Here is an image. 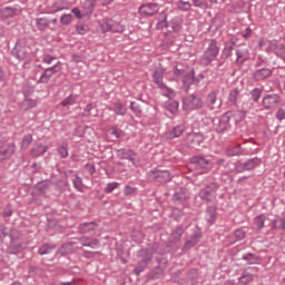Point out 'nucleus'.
<instances>
[{
	"instance_id": "59",
	"label": "nucleus",
	"mask_w": 285,
	"mask_h": 285,
	"mask_svg": "<svg viewBox=\"0 0 285 285\" xmlns=\"http://www.w3.org/2000/svg\"><path fill=\"white\" fill-rule=\"evenodd\" d=\"M130 110H132V112H135L136 115H139V112H141V107L139 105H137V102L131 101Z\"/></svg>"
},
{
	"instance_id": "48",
	"label": "nucleus",
	"mask_w": 285,
	"mask_h": 285,
	"mask_svg": "<svg viewBox=\"0 0 285 285\" xmlns=\"http://www.w3.org/2000/svg\"><path fill=\"white\" fill-rule=\"evenodd\" d=\"M177 6L179 10H183V12H188V10L193 8V4H190L189 1H184V0H179Z\"/></svg>"
},
{
	"instance_id": "21",
	"label": "nucleus",
	"mask_w": 285,
	"mask_h": 285,
	"mask_svg": "<svg viewBox=\"0 0 285 285\" xmlns=\"http://www.w3.org/2000/svg\"><path fill=\"white\" fill-rule=\"evenodd\" d=\"M193 163L196 164L197 168H206L207 170L213 168V163H210V160L206 159L204 156H195L193 158Z\"/></svg>"
},
{
	"instance_id": "5",
	"label": "nucleus",
	"mask_w": 285,
	"mask_h": 285,
	"mask_svg": "<svg viewBox=\"0 0 285 285\" xmlns=\"http://www.w3.org/2000/svg\"><path fill=\"white\" fill-rule=\"evenodd\" d=\"M219 188L220 186L218 183H210L199 190L198 197L203 202H214L217 199V191L219 190Z\"/></svg>"
},
{
	"instance_id": "2",
	"label": "nucleus",
	"mask_w": 285,
	"mask_h": 285,
	"mask_svg": "<svg viewBox=\"0 0 285 285\" xmlns=\"http://www.w3.org/2000/svg\"><path fill=\"white\" fill-rule=\"evenodd\" d=\"M174 75L180 79L183 89L186 91L190 90V86L195 83V70L187 71L186 69H179V67H175Z\"/></svg>"
},
{
	"instance_id": "42",
	"label": "nucleus",
	"mask_w": 285,
	"mask_h": 285,
	"mask_svg": "<svg viewBox=\"0 0 285 285\" xmlns=\"http://www.w3.org/2000/svg\"><path fill=\"white\" fill-rule=\"evenodd\" d=\"M75 104H77V96L71 94L60 102V106L66 108V106H75Z\"/></svg>"
},
{
	"instance_id": "60",
	"label": "nucleus",
	"mask_w": 285,
	"mask_h": 285,
	"mask_svg": "<svg viewBox=\"0 0 285 285\" xmlns=\"http://www.w3.org/2000/svg\"><path fill=\"white\" fill-rule=\"evenodd\" d=\"M52 61H55V56L46 55L42 58V63H47L48 66H50V63H52Z\"/></svg>"
},
{
	"instance_id": "38",
	"label": "nucleus",
	"mask_w": 285,
	"mask_h": 285,
	"mask_svg": "<svg viewBox=\"0 0 285 285\" xmlns=\"http://www.w3.org/2000/svg\"><path fill=\"white\" fill-rule=\"evenodd\" d=\"M253 279H255V277L253 276V274L250 273H244L239 279L237 285H248L250 284V282H253Z\"/></svg>"
},
{
	"instance_id": "51",
	"label": "nucleus",
	"mask_w": 285,
	"mask_h": 285,
	"mask_svg": "<svg viewBox=\"0 0 285 285\" xmlns=\"http://www.w3.org/2000/svg\"><path fill=\"white\" fill-rule=\"evenodd\" d=\"M234 237L237 242H242V239H245L246 238V232L242 228L239 229H236L234 232Z\"/></svg>"
},
{
	"instance_id": "15",
	"label": "nucleus",
	"mask_w": 285,
	"mask_h": 285,
	"mask_svg": "<svg viewBox=\"0 0 285 285\" xmlns=\"http://www.w3.org/2000/svg\"><path fill=\"white\" fill-rule=\"evenodd\" d=\"M279 101H281L279 95L268 94L263 98L262 104L265 110H275V108L279 106Z\"/></svg>"
},
{
	"instance_id": "40",
	"label": "nucleus",
	"mask_w": 285,
	"mask_h": 285,
	"mask_svg": "<svg viewBox=\"0 0 285 285\" xmlns=\"http://www.w3.org/2000/svg\"><path fill=\"white\" fill-rule=\"evenodd\" d=\"M52 77L53 73H51L49 69H45L37 83H48Z\"/></svg>"
},
{
	"instance_id": "13",
	"label": "nucleus",
	"mask_w": 285,
	"mask_h": 285,
	"mask_svg": "<svg viewBox=\"0 0 285 285\" xmlns=\"http://www.w3.org/2000/svg\"><path fill=\"white\" fill-rule=\"evenodd\" d=\"M101 29H102V32H114V33H117V32L121 33L124 32V30H126V28L121 23L112 19L105 20L101 24Z\"/></svg>"
},
{
	"instance_id": "39",
	"label": "nucleus",
	"mask_w": 285,
	"mask_h": 285,
	"mask_svg": "<svg viewBox=\"0 0 285 285\" xmlns=\"http://www.w3.org/2000/svg\"><path fill=\"white\" fill-rule=\"evenodd\" d=\"M21 107L24 110H32V108H37V100L32 98H27L22 101Z\"/></svg>"
},
{
	"instance_id": "20",
	"label": "nucleus",
	"mask_w": 285,
	"mask_h": 285,
	"mask_svg": "<svg viewBox=\"0 0 285 285\" xmlns=\"http://www.w3.org/2000/svg\"><path fill=\"white\" fill-rule=\"evenodd\" d=\"M187 144H189L191 148H197V146L204 144V136L202 134L190 132L187 135Z\"/></svg>"
},
{
	"instance_id": "45",
	"label": "nucleus",
	"mask_w": 285,
	"mask_h": 285,
	"mask_svg": "<svg viewBox=\"0 0 285 285\" xmlns=\"http://www.w3.org/2000/svg\"><path fill=\"white\" fill-rule=\"evenodd\" d=\"M76 31L78 32V35H88V32H90V28L83 22H78V24L76 26Z\"/></svg>"
},
{
	"instance_id": "53",
	"label": "nucleus",
	"mask_w": 285,
	"mask_h": 285,
	"mask_svg": "<svg viewBox=\"0 0 285 285\" xmlns=\"http://www.w3.org/2000/svg\"><path fill=\"white\" fill-rule=\"evenodd\" d=\"M167 110H169V112H171V115H175V112H177V110H179V102L178 101H171L168 105Z\"/></svg>"
},
{
	"instance_id": "23",
	"label": "nucleus",
	"mask_w": 285,
	"mask_h": 285,
	"mask_svg": "<svg viewBox=\"0 0 285 285\" xmlns=\"http://www.w3.org/2000/svg\"><path fill=\"white\" fill-rule=\"evenodd\" d=\"M199 239H202V234L199 232H195L189 239L186 240L184 246L185 250L193 248V246L199 244Z\"/></svg>"
},
{
	"instance_id": "35",
	"label": "nucleus",
	"mask_w": 285,
	"mask_h": 285,
	"mask_svg": "<svg viewBox=\"0 0 285 285\" xmlns=\"http://www.w3.org/2000/svg\"><path fill=\"white\" fill-rule=\"evenodd\" d=\"M181 235H184V226L178 225L170 235V239L176 244V242H179L181 239Z\"/></svg>"
},
{
	"instance_id": "46",
	"label": "nucleus",
	"mask_w": 285,
	"mask_h": 285,
	"mask_svg": "<svg viewBox=\"0 0 285 285\" xmlns=\"http://www.w3.org/2000/svg\"><path fill=\"white\" fill-rule=\"evenodd\" d=\"M226 155L228 157H239V155H242V146L238 145V146H236L234 148L227 149Z\"/></svg>"
},
{
	"instance_id": "55",
	"label": "nucleus",
	"mask_w": 285,
	"mask_h": 285,
	"mask_svg": "<svg viewBox=\"0 0 285 285\" xmlns=\"http://www.w3.org/2000/svg\"><path fill=\"white\" fill-rule=\"evenodd\" d=\"M118 187H119V183H109L105 187V193L110 194V193H112V190H116V188H118Z\"/></svg>"
},
{
	"instance_id": "54",
	"label": "nucleus",
	"mask_w": 285,
	"mask_h": 285,
	"mask_svg": "<svg viewBox=\"0 0 285 285\" xmlns=\"http://www.w3.org/2000/svg\"><path fill=\"white\" fill-rule=\"evenodd\" d=\"M57 153L60 155L62 159H66L68 157V147L60 146L57 148Z\"/></svg>"
},
{
	"instance_id": "58",
	"label": "nucleus",
	"mask_w": 285,
	"mask_h": 285,
	"mask_svg": "<svg viewBox=\"0 0 285 285\" xmlns=\"http://www.w3.org/2000/svg\"><path fill=\"white\" fill-rule=\"evenodd\" d=\"M32 144V135H26L22 139V147L28 148Z\"/></svg>"
},
{
	"instance_id": "37",
	"label": "nucleus",
	"mask_w": 285,
	"mask_h": 285,
	"mask_svg": "<svg viewBox=\"0 0 285 285\" xmlns=\"http://www.w3.org/2000/svg\"><path fill=\"white\" fill-rule=\"evenodd\" d=\"M242 259H244V262H247V264L249 265L259 264V257L252 253L243 255Z\"/></svg>"
},
{
	"instance_id": "14",
	"label": "nucleus",
	"mask_w": 285,
	"mask_h": 285,
	"mask_svg": "<svg viewBox=\"0 0 285 285\" xmlns=\"http://www.w3.org/2000/svg\"><path fill=\"white\" fill-rule=\"evenodd\" d=\"M138 12L141 17H155L159 12V3H144L139 7Z\"/></svg>"
},
{
	"instance_id": "31",
	"label": "nucleus",
	"mask_w": 285,
	"mask_h": 285,
	"mask_svg": "<svg viewBox=\"0 0 285 285\" xmlns=\"http://www.w3.org/2000/svg\"><path fill=\"white\" fill-rule=\"evenodd\" d=\"M97 6V2L95 0H86L82 4V8L85 10V14L90 17L92 12H95V7Z\"/></svg>"
},
{
	"instance_id": "18",
	"label": "nucleus",
	"mask_w": 285,
	"mask_h": 285,
	"mask_svg": "<svg viewBox=\"0 0 285 285\" xmlns=\"http://www.w3.org/2000/svg\"><path fill=\"white\" fill-rule=\"evenodd\" d=\"M269 77H273V69L271 68H261L253 73L254 81H264Z\"/></svg>"
},
{
	"instance_id": "44",
	"label": "nucleus",
	"mask_w": 285,
	"mask_h": 285,
	"mask_svg": "<svg viewBox=\"0 0 285 285\" xmlns=\"http://www.w3.org/2000/svg\"><path fill=\"white\" fill-rule=\"evenodd\" d=\"M36 23H37L38 30H41V31L46 30V28L50 26V21L46 18H38Z\"/></svg>"
},
{
	"instance_id": "41",
	"label": "nucleus",
	"mask_w": 285,
	"mask_h": 285,
	"mask_svg": "<svg viewBox=\"0 0 285 285\" xmlns=\"http://www.w3.org/2000/svg\"><path fill=\"white\" fill-rule=\"evenodd\" d=\"M272 228L276 230H285V219L276 218L272 223Z\"/></svg>"
},
{
	"instance_id": "62",
	"label": "nucleus",
	"mask_w": 285,
	"mask_h": 285,
	"mask_svg": "<svg viewBox=\"0 0 285 285\" xmlns=\"http://www.w3.org/2000/svg\"><path fill=\"white\" fill-rule=\"evenodd\" d=\"M276 119H278V121H283V119H285V110L284 109H278L276 112Z\"/></svg>"
},
{
	"instance_id": "10",
	"label": "nucleus",
	"mask_w": 285,
	"mask_h": 285,
	"mask_svg": "<svg viewBox=\"0 0 285 285\" xmlns=\"http://www.w3.org/2000/svg\"><path fill=\"white\" fill-rule=\"evenodd\" d=\"M267 52H273L281 61L285 63V45L277 39L269 40L267 43Z\"/></svg>"
},
{
	"instance_id": "3",
	"label": "nucleus",
	"mask_w": 285,
	"mask_h": 285,
	"mask_svg": "<svg viewBox=\"0 0 285 285\" xmlns=\"http://www.w3.org/2000/svg\"><path fill=\"white\" fill-rule=\"evenodd\" d=\"M264 92V89L256 87L248 92V99L245 100L242 104V111L243 112H249V110H253V107L255 104L259 102V99H262V94Z\"/></svg>"
},
{
	"instance_id": "6",
	"label": "nucleus",
	"mask_w": 285,
	"mask_h": 285,
	"mask_svg": "<svg viewBox=\"0 0 285 285\" xmlns=\"http://www.w3.org/2000/svg\"><path fill=\"white\" fill-rule=\"evenodd\" d=\"M147 179H149V181H158V184H168V181L173 179V176L168 170L154 168L148 171Z\"/></svg>"
},
{
	"instance_id": "11",
	"label": "nucleus",
	"mask_w": 285,
	"mask_h": 285,
	"mask_svg": "<svg viewBox=\"0 0 285 285\" xmlns=\"http://www.w3.org/2000/svg\"><path fill=\"white\" fill-rule=\"evenodd\" d=\"M217 95H219V89H214L207 94L204 104L208 110H217V108H222V100L217 98Z\"/></svg>"
},
{
	"instance_id": "26",
	"label": "nucleus",
	"mask_w": 285,
	"mask_h": 285,
	"mask_svg": "<svg viewBox=\"0 0 285 285\" xmlns=\"http://www.w3.org/2000/svg\"><path fill=\"white\" fill-rule=\"evenodd\" d=\"M244 164V169L245 170H253L257 168V166L262 165V158L259 157H254L248 159L247 161L243 163Z\"/></svg>"
},
{
	"instance_id": "22",
	"label": "nucleus",
	"mask_w": 285,
	"mask_h": 285,
	"mask_svg": "<svg viewBox=\"0 0 285 285\" xmlns=\"http://www.w3.org/2000/svg\"><path fill=\"white\" fill-rule=\"evenodd\" d=\"M186 130V125H177L173 127L171 130L167 131V137L169 139H175L177 137H181Z\"/></svg>"
},
{
	"instance_id": "9",
	"label": "nucleus",
	"mask_w": 285,
	"mask_h": 285,
	"mask_svg": "<svg viewBox=\"0 0 285 285\" xmlns=\"http://www.w3.org/2000/svg\"><path fill=\"white\" fill-rule=\"evenodd\" d=\"M230 119H233L232 111H226L219 117L218 122L215 125V130L218 132V135L228 132V130H230Z\"/></svg>"
},
{
	"instance_id": "27",
	"label": "nucleus",
	"mask_w": 285,
	"mask_h": 285,
	"mask_svg": "<svg viewBox=\"0 0 285 285\" xmlns=\"http://www.w3.org/2000/svg\"><path fill=\"white\" fill-rule=\"evenodd\" d=\"M164 72H165V70L163 68H157L154 71L153 81H154V83H156L157 88L159 86H163V83H164Z\"/></svg>"
},
{
	"instance_id": "17",
	"label": "nucleus",
	"mask_w": 285,
	"mask_h": 285,
	"mask_svg": "<svg viewBox=\"0 0 285 285\" xmlns=\"http://www.w3.org/2000/svg\"><path fill=\"white\" fill-rule=\"evenodd\" d=\"M228 104L229 106H236L237 108L240 106L242 108V105L244 104V95H242L239 88H235L229 92Z\"/></svg>"
},
{
	"instance_id": "8",
	"label": "nucleus",
	"mask_w": 285,
	"mask_h": 285,
	"mask_svg": "<svg viewBox=\"0 0 285 285\" xmlns=\"http://www.w3.org/2000/svg\"><path fill=\"white\" fill-rule=\"evenodd\" d=\"M217 55H219V47L217 46V40L212 39L209 40L208 48L205 50L203 55V63H205V66H208V63L217 59Z\"/></svg>"
},
{
	"instance_id": "34",
	"label": "nucleus",
	"mask_w": 285,
	"mask_h": 285,
	"mask_svg": "<svg viewBox=\"0 0 285 285\" xmlns=\"http://www.w3.org/2000/svg\"><path fill=\"white\" fill-rule=\"evenodd\" d=\"M47 150H48V146L35 145V147L31 149V155L32 157H41L46 155Z\"/></svg>"
},
{
	"instance_id": "29",
	"label": "nucleus",
	"mask_w": 285,
	"mask_h": 285,
	"mask_svg": "<svg viewBox=\"0 0 285 285\" xmlns=\"http://www.w3.org/2000/svg\"><path fill=\"white\" fill-rule=\"evenodd\" d=\"M96 227H97V224H95V222L82 223L79 225V230L83 235H87L88 233H95Z\"/></svg>"
},
{
	"instance_id": "12",
	"label": "nucleus",
	"mask_w": 285,
	"mask_h": 285,
	"mask_svg": "<svg viewBox=\"0 0 285 285\" xmlns=\"http://www.w3.org/2000/svg\"><path fill=\"white\" fill-rule=\"evenodd\" d=\"M118 159H127V161H131L132 166L139 167L140 163L137 158V154L132 149L120 148L116 149Z\"/></svg>"
},
{
	"instance_id": "24",
	"label": "nucleus",
	"mask_w": 285,
	"mask_h": 285,
	"mask_svg": "<svg viewBox=\"0 0 285 285\" xmlns=\"http://www.w3.org/2000/svg\"><path fill=\"white\" fill-rule=\"evenodd\" d=\"M205 219L208 224H213L217 219V207L208 206L205 212Z\"/></svg>"
},
{
	"instance_id": "25",
	"label": "nucleus",
	"mask_w": 285,
	"mask_h": 285,
	"mask_svg": "<svg viewBox=\"0 0 285 285\" xmlns=\"http://www.w3.org/2000/svg\"><path fill=\"white\" fill-rule=\"evenodd\" d=\"M171 216L176 222H181V219H188V212L175 207L171 209Z\"/></svg>"
},
{
	"instance_id": "30",
	"label": "nucleus",
	"mask_w": 285,
	"mask_h": 285,
	"mask_svg": "<svg viewBox=\"0 0 285 285\" xmlns=\"http://www.w3.org/2000/svg\"><path fill=\"white\" fill-rule=\"evenodd\" d=\"M114 112L115 115L125 117V115L128 112V108H126V105L121 104L120 101H116L114 102Z\"/></svg>"
},
{
	"instance_id": "32",
	"label": "nucleus",
	"mask_w": 285,
	"mask_h": 285,
	"mask_svg": "<svg viewBox=\"0 0 285 285\" xmlns=\"http://www.w3.org/2000/svg\"><path fill=\"white\" fill-rule=\"evenodd\" d=\"M158 88L160 89V94L164 97H167V99H174L175 90H173V88L166 86V83H163V85L158 86Z\"/></svg>"
},
{
	"instance_id": "4",
	"label": "nucleus",
	"mask_w": 285,
	"mask_h": 285,
	"mask_svg": "<svg viewBox=\"0 0 285 285\" xmlns=\"http://www.w3.org/2000/svg\"><path fill=\"white\" fill-rule=\"evenodd\" d=\"M30 48L26 46L24 40H18L14 48L12 49L11 53L13 57H17L19 61H24V63H30Z\"/></svg>"
},
{
	"instance_id": "19",
	"label": "nucleus",
	"mask_w": 285,
	"mask_h": 285,
	"mask_svg": "<svg viewBox=\"0 0 285 285\" xmlns=\"http://www.w3.org/2000/svg\"><path fill=\"white\" fill-rule=\"evenodd\" d=\"M266 226H271V219H268L266 214H261L254 218L255 230H262V228H266Z\"/></svg>"
},
{
	"instance_id": "28",
	"label": "nucleus",
	"mask_w": 285,
	"mask_h": 285,
	"mask_svg": "<svg viewBox=\"0 0 285 285\" xmlns=\"http://www.w3.org/2000/svg\"><path fill=\"white\" fill-rule=\"evenodd\" d=\"M18 10L17 8L12 7H4L0 10V17L1 19H10L17 14Z\"/></svg>"
},
{
	"instance_id": "63",
	"label": "nucleus",
	"mask_w": 285,
	"mask_h": 285,
	"mask_svg": "<svg viewBox=\"0 0 285 285\" xmlns=\"http://www.w3.org/2000/svg\"><path fill=\"white\" fill-rule=\"evenodd\" d=\"M91 112H92V105L89 104V105L86 106V108L83 110V116L85 117H90V115H92Z\"/></svg>"
},
{
	"instance_id": "57",
	"label": "nucleus",
	"mask_w": 285,
	"mask_h": 285,
	"mask_svg": "<svg viewBox=\"0 0 285 285\" xmlns=\"http://www.w3.org/2000/svg\"><path fill=\"white\" fill-rule=\"evenodd\" d=\"M233 46H226L223 50V55L225 57V59H228L229 57H233Z\"/></svg>"
},
{
	"instance_id": "33",
	"label": "nucleus",
	"mask_w": 285,
	"mask_h": 285,
	"mask_svg": "<svg viewBox=\"0 0 285 285\" xmlns=\"http://www.w3.org/2000/svg\"><path fill=\"white\" fill-rule=\"evenodd\" d=\"M55 248H57V245L46 243L38 248V255H50Z\"/></svg>"
},
{
	"instance_id": "49",
	"label": "nucleus",
	"mask_w": 285,
	"mask_h": 285,
	"mask_svg": "<svg viewBox=\"0 0 285 285\" xmlns=\"http://www.w3.org/2000/svg\"><path fill=\"white\" fill-rule=\"evenodd\" d=\"M99 246H101V244L99 243V239L97 238H88L87 240V248H92L94 250L99 248Z\"/></svg>"
},
{
	"instance_id": "16",
	"label": "nucleus",
	"mask_w": 285,
	"mask_h": 285,
	"mask_svg": "<svg viewBox=\"0 0 285 285\" xmlns=\"http://www.w3.org/2000/svg\"><path fill=\"white\" fill-rule=\"evenodd\" d=\"M14 150H17V146L13 142H0V161L10 159V156L14 155Z\"/></svg>"
},
{
	"instance_id": "64",
	"label": "nucleus",
	"mask_w": 285,
	"mask_h": 285,
	"mask_svg": "<svg viewBox=\"0 0 285 285\" xmlns=\"http://www.w3.org/2000/svg\"><path fill=\"white\" fill-rule=\"evenodd\" d=\"M136 188L135 187H130V186H126L124 189L125 195L130 196L135 193Z\"/></svg>"
},
{
	"instance_id": "1",
	"label": "nucleus",
	"mask_w": 285,
	"mask_h": 285,
	"mask_svg": "<svg viewBox=\"0 0 285 285\" xmlns=\"http://www.w3.org/2000/svg\"><path fill=\"white\" fill-rule=\"evenodd\" d=\"M204 106V98L195 94L188 95L183 98V110H185L186 112H193V110H202Z\"/></svg>"
},
{
	"instance_id": "50",
	"label": "nucleus",
	"mask_w": 285,
	"mask_h": 285,
	"mask_svg": "<svg viewBox=\"0 0 285 285\" xmlns=\"http://www.w3.org/2000/svg\"><path fill=\"white\" fill-rule=\"evenodd\" d=\"M60 23H62V26H70V23H72V14H62L60 17Z\"/></svg>"
},
{
	"instance_id": "43",
	"label": "nucleus",
	"mask_w": 285,
	"mask_h": 285,
	"mask_svg": "<svg viewBox=\"0 0 285 285\" xmlns=\"http://www.w3.org/2000/svg\"><path fill=\"white\" fill-rule=\"evenodd\" d=\"M246 50L236 49V59L234 60L236 63H244L246 61Z\"/></svg>"
},
{
	"instance_id": "36",
	"label": "nucleus",
	"mask_w": 285,
	"mask_h": 285,
	"mask_svg": "<svg viewBox=\"0 0 285 285\" xmlns=\"http://www.w3.org/2000/svg\"><path fill=\"white\" fill-rule=\"evenodd\" d=\"M164 275V267L156 266L154 269H151L148 274L149 279H159Z\"/></svg>"
},
{
	"instance_id": "56",
	"label": "nucleus",
	"mask_w": 285,
	"mask_h": 285,
	"mask_svg": "<svg viewBox=\"0 0 285 285\" xmlns=\"http://www.w3.org/2000/svg\"><path fill=\"white\" fill-rule=\"evenodd\" d=\"M47 69H49L50 73L55 76L57 72H61V62L58 61L55 66Z\"/></svg>"
},
{
	"instance_id": "7",
	"label": "nucleus",
	"mask_w": 285,
	"mask_h": 285,
	"mask_svg": "<svg viewBox=\"0 0 285 285\" xmlns=\"http://www.w3.org/2000/svg\"><path fill=\"white\" fill-rule=\"evenodd\" d=\"M139 255L142 257V259L138 262L136 268L134 269V274L137 276L141 275V273H144L148 268V265L153 262V252H149L148 249H140Z\"/></svg>"
},
{
	"instance_id": "52",
	"label": "nucleus",
	"mask_w": 285,
	"mask_h": 285,
	"mask_svg": "<svg viewBox=\"0 0 285 285\" xmlns=\"http://www.w3.org/2000/svg\"><path fill=\"white\" fill-rule=\"evenodd\" d=\"M37 190L39 193H46V190H48L50 188V183L48 181H42V183H39L37 186H36Z\"/></svg>"
},
{
	"instance_id": "61",
	"label": "nucleus",
	"mask_w": 285,
	"mask_h": 285,
	"mask_svg": "<svg viewBox=\"0 0 285 285\" xmlns=\"http://www.w3.org/2000/svg\"><path fill=\"white\" fill-rule=\"evenodd\" d=\"M88 239H89L88 236H82L78 238V244H80V246L88 247Z\"/></svg>"
},
{
	"instance_id": "47",
	"label": "nucleus",
	"mask_w": 285,
	"mask_h": 285,
	"mask_svg": "<svg viewBox=\"0 0 285 285\" xmlns=\"http://www.w3.org/2000/svg\"><path fill=\"white\" fill-rule=\"evenodd\" d=\"M72 184H73V188H76V190H79V193H81V190H83V180H81V177L76 175L72 178Z\"/></svg>"
}]
</instances>
